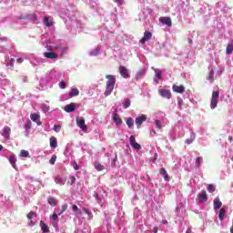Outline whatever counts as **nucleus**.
<instances>
[{
	"label": "nucleus",
	"instance_id": "nucleus-1",
	"mask_svg": "<svg viewBox=\"0 0 233 233\" xmlns=\"http://www.w3.org/2000/svg\"><path fill=\"white\" fill-rule=\"evenodd\" d=\"M106 91H104V96H108L111 95V93L114 90L115 85H116V78L114 76L107 75L106 76Z\"/></svg>",
	"mask_w": 233,
	"mask_h": 233
},
{
	"label": "nucleus",
	"instance_id": "nucleus-2",
	"mask_svg": "<svg viewBox=\"0 0 233 233\" xmlns=\"http://www.w3.org/2000/svg\"><path fill=\"white\" fill-rule=\"evenodd\" d=\"M218 99H219V92L214 91L212 93V98L210 99V109H216L218 106Z\"/></svg>",
	"mask_w": 233,
	"mask_h": 233
},
{
	"label": "nucleus",
	"instance_id": "nucleus-3",
	"mask_svg": "<svg viewBox=\"0 0 233 233\" xmlns=\"http://www.w3.org/2000/svg\"><path fill=\"white\" fill-rule=\"evenodd\" d=\"M76 126L83 131H86L87 130V127L86 125H85V119L81 116L76 117Z\"/></svg>",
	"mask_w": 233,
	"mask_h": 233
},
{
	"label": "nucleus",
	"instance_id": "nucleus-4",
	"mask_svg": "<svg viewBox=\"0 0 233 233\" xmlns=\"http://www.w3.org/2000/svg\"><path fill=\"white\" fill-rule=\"evenodd\" d=\"M159 95L161 97H164L166 99H171L172 98V94L169 89H159L158 90Z\"/></svg>",
	"mask_w": 233,
	"mask_h": 233
},
{
	"label": "nucleus",
	"instance_id": "nucleus-5",
	"mask_svg": "<svg viewBox=\"0 0 233 233\" xmlns=\"http://www.w3.org/2000/svg\"><path fill=\"white\" fill-rule=\"evenodd\" d=\"M129 144H130V146L133 147V148H135L137 150H140L141 149L140 144L136 142V137H134V136H130L129 137Z\"/></svg>",
	"mask_w": 233,
	"mask_h": 233
},
{
	"label": "nucleus",
	"instance_id": "nucleus-6",
	"mask_svg": "<svg viewBox=\"0 0 233 233\" xmlns=\"http://www.w3.org/2000/svg\"><path fill=\"white\" fill-rule=\"evenodd\" d=\"M76 106H77V104H67L66 106H64V111H66L67 114L73 113L76 110Z\"/></svg>",
	"mask_w": 233,
	"mask_h": 233
},
{
	"label": "nucleus",
	"instance_id": "nucleus-7",
	"mask_svg": "<svg viewBox=\"0 0 233 233\" xmlns=\"http://www.w3.org/2000/svg\"><path fill=\"white\" fill-rule=\"evenodd\" d=\"M113 122H115L116 126H121L123 124V120L117 114V110H116L115 115H113Z\"/></svg>",
	"mask_w": 233,
	"mask_h": 233
},
{
	"label": "nucleus",
	"instance_id": "nucleus-8",
	"mask_svg": "<svg viewBox=\"0 0 233 233\" xmlns=\"http://www.w3.org/2000/svg\"><path fill=\"white\" fill-rule=\"evenodd\" d=\"M119 73H120L121 76H123L124 78H129L130 77V75H128L127 68L125 67L124 66H119Z\"/></svg>",
	"mask_w": 233,
	"mask_h": 233
},
{
	"label": "nucleus",
	"instance_id": "nucleus-9",
	"mask_svg": "<svg viewBox=\"0 0 233 233\" xmlns=\"http://www.w3.org/2000/svg\"><path fill=\"white\" fill-rule=\"evenodd\" d=\"M152 35H153L150 32H148V31L144 32V36L140 40V43L141 44H145L146 42H148L151 39Z\"/></svg>",
	"mask_w": 233,
	"mask_h": 233
},
{
	"label": "nucleus",
	"instance_id": "nucleus-10",
	"mask_svg": "<svg viewBox=\"0 0 233 233\" xmlns=\"http://www.w3.org/2000/svg\"><path fill=\"white\" fill-rule=\"evenodd\" d=\"M40 115L38 114H31L30 119L31 121L35 122L38 126H42V122L39 121Z\"/></svg>",
	"mask_w": 233,
	"mask_h": 233
},
{
	"label": "nucleus",
	"instance_id": "nucleus-11",
	"mask_svg": "<svg viewBox=\"0 0 233 233\" xmlns=\"http://www.w3.org/2000/svg\"><path fill=\"white\" fill-rule=\"evenodd\" d=\"M147 120L146 115H141L137 119H135V125L140 127Z\"/></svg>",
	"mask_w": 233,
	"mask_h": 233
},
{
	"label": "nucleus",
	"instance_id": "nucleus-12",
	"mask_svg": "<svg viewBox=\"0 0 233 233\" xmlns=\"http://www.w3.org/2000/svg\"><path fill=\"white\" fill-rule=\"evenodd\" d=\"M3 137L4 138L9 140L11 137V128L9 127H5L3 129Z\"/></svg>",
	"mask_w": 233,
	"mask_h": 233
},
{
	"label": "nucleus",
	"instance_id": "nucleus-13",
	"mask_svg": "<svg viewBox=\"0 0 233 233\" xmlns=\"http://www.w3.org/2000/svg\"><path fill=\"white\" fill-rule=\"evenodd\" d=\"M173 92L178 93V94H183L185 92V86H177L174 85L172 86Z\"/></svg>",
	"mask_w": 233,
	"mask_h": 233
},
{
	"label": "nucleus",
	"instance_id": "nucleus-14",
	"mask_svg": "<svg viewBox=\"0 0 233 233\" xmlns=\"http://www.w3.org/2000/svg\"><path fill=\"white\" fill-rule=\"evenodd\" d=\"M159 22L163 25L171 26L172 25V20L170 17H160Z\"/></svg>",
	"mask_w": 233,
	"mask_h": 233
},
{
	"label": "nucleus",
	"instance_id": "nucleus-15",
	"mask_svg": "<svg viewBox=\"0 0 233 233\" xmlns=\"http://www.w3.org/2000/svg\"><path fill=\"white\" fill-rule=\"evenodd\" d=\"M214 209H220L222 207V202L220 201L219 198H215L213 202Z\"/></svg>",
	"mask_w": 233,
	"mask_h": 233
},
{
	"label": "nucleus",
	"instance_id": "nucleus-16",
	"mask_svg": "<svg viewBox=\"0 0 233 233\" xmlns=\"http://www.w3.org/2000/svg\"><path fill=\"white\" fill-rule=\"evenodd\" d=\"M44 56L48 59H56L58 56L54 52H45Z\"/></svg>",
	"mask_w": 233,
	"mask_h": 233
},
{
	"label": "nucleus",
	"instance_id": "nucleus-17",
	"mask_svg": "<svg viewBox=\"0 0 233 233\" xmlns=\"http://www.w3.org/2000/svg\"><path fill=\"white\" fill-rule=\"evenodd\" d=\"M208 199V194L206 190H201L198 194V200L199 201H207Z\"/></svg>",
	"mask_w": 233,
	"mask_h": 233
},
{
	"label": "nucleus",
	"instance_id": "nucleus-18",
	"mask_svg": "<svg viewBox=\"0 0 233 233\" xmlns=\"http://www.w3.org/2000/svg\"><path fill=\"white\" fill-rule=\"evenodd\" d=\"M40 228L41 230H43L44 233H50V228L43 220L40 221Z\"/></svg>",
	"mask_w": 233,
	"mask_h": 233
},
{
	"label": "nucleus",
	"instance_id": "nucleus-19",
	"mask_svg": "<svg viewBox=\"0 0 233 233\" xmlns=\"http://www.w3.org/2000/svg\"><path fill=\"white\" fill-rule=\"evenodd\" d=\"M159 172H160V175L164 177L165 181H169L170 180L165 167H161Z\"/></svg>",
	"mask_w": 233,
	"mask_h": 233
},
{
	"label": "nucleus",
	"instance_id": "nucleus-20",
	"mask_svg": "<svg viewBox=\"0 0 233 233\" xmlns=\"http://www.w3.org/2000/svg\"><path fill=\"white\" fill-rule=\"evenodd\" d=\"M50 141V147L56 148L57 147V139L56 137H51L49 138Z\"/></svg>",
	"mask_w": 233,
	"mask_h": 233
},
{
	"label": "nucleus",
	"instance_id": "nucleus-21",
	"mask_svg": "<svg viewBox=\"0 0 233 233\" xmlns=\"http://www.w3.org/2000/svg\"><path fill=\"white\" fill-rule=\"evenodd\" d=\"M94 167L96 169L98 172H101L102 170H105L104 165L100 164L99 161H96L94 163Z\"/></svg>",
	"mask_w": 233,
	"mask_h": 233
},
{
	"label": "nucleus",
	"instance_id": "nucleus-22",
	"mask_svg": "<svg viewBox=\"0 0 233 233\" xmlns=\"http://www.w3.org/2000/svg\"><path fill=\"white\" fill-rule=\"evenodd\" d=\"M210 83H213L215 81V71L213 69H210L208 77H206Z\"/></svg>",
	"mask_w": 233,
	"mask_h": 233
},
{
	"label": "nucleus",
	"instance_id": "nucleus-23",
	"mask_svg": "<svg viewBox=\"0 0 233 233\" xmlns=\"http://www.w3.org/2000/svg\"><path fill=\"white\" fill-rule=\"evenodd\" d=\"M226 54L227 55L233 54V40L229 44H228L226 47Z\"/></svg>",
	"mask_w": 233,
	"mask_h": 233
},
{
	"label": "nucleus",
	"instance_id": "nucleus-24",
	"mask_svg": "<svg viewBox=\"0 0 233 233\" xmlns=\"http://www.w3.org/2000/svg\"><path fill=\"white\" fill-rule=\"evenodd\" d=\"M44 25L46 26V27H51L53 25V22L50 21V18L48 16H45L44 17Z\"/></svg>",
	"mask_w": 233,
	"mask_h": 233
},
{
	"label": "nucleus",
	"instance_id": "nucleus-25",
	"mask_svg": "<svg viewBox=\"0 0 233 233\" xmlns=\"http://www.w3.org/2000/svg\"><path fill=\"white\" fill-rule=\"evenodd\" d=\"M225 215H226V209L224 208H222L219 211H218V219H220L221 221L224 220L225 218Z\"/></svg>",
	"mask_w": 233,
	"mask_h": 233
},
{
	"label": "nucleus",
	"instance_id": "nucleus-26",
	"mask_svg": "<svg viewBox=\"0 0 233 233\" xmlns=\"http://www.w3.org/2000/svg\"><path fill=\"white\" fill-rule=\"evenodd\" d=\"M9 163L12 165V167H13L14 168H15V167H16V165H15V163H16V157H15V155H12V156L9 157Z\"/></svg>",
	"mask_w": 233,
	"mask_h": 233
},
{
	"label": "nucleus",
	"instance_id": "nucleus-27",
	"mask_svg": "<svg viewBox=\"0 0 233 233\" xmlns=\"http://www.w3.org/2000/svg\"><path fill=\"white\" fill-rule=\"evenodd\" d=\"M78 95H79V90L77 88H72L69 93L70 97L77 96Z\"/></svg>",
	"mask_w": 233,
	"mask_h": 233
},
{
	"label": "nucleus",
	"instance_id": "nucleus-28",
	"mask_svg": "<svg viewBox=\"0 0 233 233\" xmlns=\"http://www.w3.org/2000/svg\"><path fill=\"white\" fill-rule=\"evenodd\" d=\"M195 138H196V135L192 132L190 135V138L186 139V144L191 145L194 142Z\"/></svg>",
	"mask_w": 233,
	"mask_h": 233
},
{
	"label": "nucleus",
	"instance_id": "nucleus-29",
	"mask_svg": "<svg viewBox=\"0 0 233 233\" xmlns=\"http://www.w3.org/2000/svg\"><path fill=\"white\" fill-rule=\"evenodd\" d=\"M48 204L52 207H56L57 205V200L52 197L48 198Z\"/></svg>",
	"mask_w": 233,
	"mask_h": 233
},
{
	"label": "nucleus",
	"instance_id": "nucleus-30",
	"mask_svg": "<svg viewBox=\"0 0 233 233\" xmlns=\"http://www.w3.org/2000/svg\"><path fill=\"white\" fill-rule=\"evenodd\" d=\"M202 162H203V157H198L196 158L195 166L197 167H201Z\"/></svg>",
	"mask_w": 233,
	"mask_h": 233
},
{
	"label": "nucleus",
	"instance_id": "nucleus-31",
	"mask_svg": "<svg viewBox=\"0 0 233 233\" xmlns=\"http://www.w3.org/2000/svg\"><path fill=\"white\" fill-rule=\"evenodd\" d=\"M131 106V100L129 98L126 99L123 103L124 109H127Z\"/></svg>",
	"mask_w": 233,
	"mask_h": 233
},
{
	"label": "nucleus",
	"instance_id": "nucleus-32",
	"mask_svg": "<svg viewBox=\"0 0 233 233\" xmlns=\"http://www.w3.org/2000/svg\"><path fill=\"white\" fill-rule=\"evenodd\" d=\"M67 209H68V205L67 204H64L61 207V209H59L58 216H61L62 214H64V212H66V210H67Z\"/></svg>",
	"mask_w": 233,
	"mask_h": 233
},
{
	"label": "nucleus",
	"instance_id": "nucleus-33",
	"mask_svg": "<svg viewBox=\"0 0 233 233\" xmlns=\"http://www.w3.org/2000/svg\"><path fill=\"white\" fill-rule=\"evenodd\" d=\"M37 217V213L34 212V211H30V213L27 214L26 218L27 219L31 220L33 219V218H36Z\"/></svg>",
	"mask_w": 233,
	"mask_h": 233
},
{
	"label": "nucleus",
	"instance_id": "nucleus-34",
	"mask_svg": "<svg viewBox=\"0 0 233 233\" xmlns=\"http://www.w3.org/2000/svg\"><path fill=\"white\" fill-rule=\"evenodd\" d=\"M19 157H28L29 152L27 150L22 149L21 153H19Z\"/></svg>",
	"mask_w": 233,
	"mask_h": 233
},
{
	"label": "nucleus",
	"instance_id": "nucleus-35",
	"mask_svg": "<svg viewBox=\"0 0 233 233\" xmlns=\"http://www.w3.org/2000/svg\"><path fill=\"white\" fill-rule=\"evenodd\" d=\"M126 125H127V127H128L129 128H131V127H133V125H134V120H133V118L128 117L127 120H126Z\"/></svg>",
	"mask_w": 233,
	"mask_h": 233
},
{
	"label": "nucleus",
	"instance_id": "nucleus-36",
	"mask_svg": "<svg viewBox=\"0 0 233 233\" xmlns=\"http://www.w3.org/2000/svg\"><path fill=\"white\" fill-rule=\"evenodd\" d=\"M100 53V47H96L94 51L90 52V56H96Z\"/></svg>",
	"mask_w": 233,
	"mask_h": 233
},
{
	"label": "nucleus",
	"instance_id": "nucleus-37",
	"mask_svg": "<svg viewBox=\"0 0 233 233\" xmlns=\"http://www.w3.org/2000/svg\"><path fill=\"white\" fill-rule=\"evenodd\" d=\"M208 191L209 193L215 192V191H216V187L213 186V185H211V184L208 185Z\"/></svg>",
	"mask_w": 233,
	"mask_h": 233
},
{
	"label": "nucleus",
	"instance_id": "nucleus-38",
	"mask_svg": "<svg viewBox=\"0 0 233 233\" xmlns=\"http://www.w3.org/2000/svg\"><path fill=\"white\" fill-rule=\"evenodd\" d=\"M83 211L85 212L86 215H87L89 218L92 217V212L89 208H83Z\"/></svg>",
	"mask_w": 233,
	"mask_h": 233
},
{
	"label": "nucleus",
	"instance_id": "nucleus-39",
	"mask_svg": "<svg viewBox=\"0 0 233 233\" xmlns=\"http://www.w3.org/2000/svg\"><path fill=\"white\" fill-rule=\"evenodd\" d=\"M155 124H156L157 128H158L159 130L162 129L163 127H162V122L161 121L156 120Z\"/></svg>",
	"mask_w": 233,
	"mask_h": 233
},
{
	"label": "nucleus",
	"instance_id": "nucleus-40",
	"mask_svg": "<svg viewBox=\"0 0 233 233\" xmlns=\"http://www.w3.org/2000/svg\"><path fill=\"white\" fill-rule=\"evenodd\" d=\"M75 181H76V177L74 176H71L69 177V182H67V185L73 186Z\"/></svg>",
	"mask_w": 233,
	"mask_h": 233
},
{
	"label": "nucleus",
	"instance_id": "nucleus-41",
	"mask_svg": "<svg viewBox=\"0 0 233 233\" xmlns=\"http://www.w3.org/2000/svg\"><path fill=\"white\" fill-rule=\"evenodd\" d=\"M56 156L53 155L52 158H50V160H49V164L54 165V164H56Z\"/></svg>",
	"mask_w": 233,
	"mask_h": 233
},
{
	"label": "nucleus",
	"instance_id": "nucleus-42",
	"mask_svg": "<svg viewBox=\"0 0 233 233\" xmlns=\"http://www.w3.org/2000/svg\"><path fill=\"white\" fill-rule=\"evenodd\" d=\"M72 167H73V169L79 170V166L77 162H76V160H73Z\"/></svg>",
	"mask_w": 233,
	"mask_h": 233
},
{
	"label": "nucleus",
	"instance_id": "nucleus-43",
	"mask_svg": "<svg viewBox=\"0 0 233 233\" xmlns=\"http://www.w3.org/2000/svg\"><path fill=\"white\" fill-rule=\"evenodd\" d=\"M55 183H56V185H64V183L62 182V178L60 177L55 178Z\"/></svg>",
	"mask_w": 233,
	"mask_h": 233
},
{
	"label": "nucleus",
	"instance_id": "nucleus-44",
	"mask_svg": "<svg viewBox=\"0 0 233 233\" xmlns=\"http://www.w3.org/2000/svg\"><path fill=\"white\" fill-rule=\"evenodd\" d=\"M58 86H59V88H63V89L66 87V82L64 80L59 82Z\"/></svg>",
	"mask_w": 233,
	"mask_h": 233
},
{
	"label": "nucleus",
	"instance_id": "nucleus-45",
	"mask_svg": "<svg viewBox=\"0 0 233 233\" xmlns=\"http://www.w3.org/2000/svg\"><path fill=\"white\" fill-rule=\"evenodd\" d=\"M15 62V60L14 58H11L10 61L7 63V66H9L10 67H14Z\"/></svg>",
	"mask_w": 233,
	"mask_h": 233
},
{
	"label": "nucleus",
	"instance_id": "nucleus-46",
	"mask_svg": "<svg viewBox=\"0 0 233 233\" xmlns=\"http://www.w3.org/2000/svg\"><path fill=\"white\" fill-rule=\"evenodd\" d=\"M60 128H61V126H60V125H55V126H54V131L56 132V133L59 132Z\"/></svg>",
	"mask_w": 233,
	"mask_h": 233
},
{
	"label": "nucleus",
	"instance_id": "nucleus-47",
	"mask_svg": "<svg viewBox=\"0 0 233 233\" xmlns=\"http://www.w3.org/2000/svg\"><path fill=\"white\" fill-rule=\"evenodd\" d=\"M72 210H73L74 212H77V211L79 210V208H78L77 206L73 205V206H72Z\"/></svg>",
	"mask_w": 233,
	"mask_h": 233
},
{
	"label": "nucleus",
	"instance_id": "nucleus-48",
	"mask_svg": "<svg viewBox=\"0 0 233 233\" xmlns=\"http://www.w3.org/2000/svg\"><path fill=\"white\" fill-rule=\"evenodd\" d=\"M52 219H53L54 221H56V220L58 219V217H57V215H56V213H54V214L52 215Z\"/></svg>",
	"mask_w": 233,
	"mask_h": 233
},
{
	"label": "nucleus",
	"instance_id": "nucleus-49",
	"mask_svg": "<svg viewBox=\"0 0 233 233\" xmlns=\"http://www.w3.org/2000/svg\"><path fill=\"white\" fill-rule=\"evenodd\" d=\"M22 63H24V59L23 58H17V64L21 65Z\"/></svg>",
	"mask_w": 233,
	"mask_h": 233
},
{
	"label": "nucleus",
	"instance_id": "nucleus-50",
	"mask_svg": "<svg viewBox=\"0 0 233 233\" xmlns=\"http://www.w3.org/2000/svg\"><path fill=\"white\" fill-rule=\"evenodd\" d=\"M161 76H162L161 72L158 71V72L156 73L157 77L161 78Z\"/></svg>",
	"mask_w": 233,
	"mask_h": 233
},
{
	"label": "nucleus",
	"instance_id": "nucleus-51",
	"mask_svg": "<svg viewBox=\"0 0 233 233\" xmlns=\"http://www.w3.org/2000/svg\"><path fill=\"white\" fill-rule=\"evenodd\" d=\"M115 2L118 5H122L124 0H115Z\"/></svg>",
	"mask_w": 233,
	"mask_h": 233
},
{
	"label": "nucleus",
	"instance_id": "nucleus-52",
	"mask_svg": "<svg viewBox=\"0 0 233 233\" xmlns=\"http://www.w3.org/2000/svg\"><path fill=\"white\" fill-rule=\"evenodd\" d=\"M35 225V223L33 220H30L29 226H30V227H34Z\"/></svg>",
	"mask_w": 233,
	"mask_h": 233
},
{
	"label": "nucleus",
	"instance_id": "nucleus-53",
	"mask_svg": "<svg viewBox=\"0 0 233 233\" xmlns=\"http://www.w3.org/2000/svg\"><path fill=\"white\" fill-rule=\"evenodd\" d=\"M161 223H162L163 225H167V224H168V221H167V220H161Z\"/></svg>",
	"mask_w": 233,
	"mask_h": 233
},
{
	"label": "nucleus",
	"instance_id": "nucleus-54",
	"mask_svg": "<svg viewBox=\"0 0 233 233\" xmlns=\"http://www.w3.org/2000/svg\"><path fill=\"white\" fill-rule=\"evenodd\" d=\"M154 233H158V228H154Z\"/></svg>",
	"mask_w": 233,
	"mask_h": 233
},
{
	"label": "nucleus",
	"instance_id": "nucleus-55",
	"mask_svg": "<svg viewBox=\"0 0 233 233\" xmlns=\"http://www.w3.org/2000/svg\"><path fill=\"white\" fill-rule=\"evenodd\" d=\"M187 42L190 43V44H192V43H193V40H191V39L189 38V39H187Z\"/></svg>",
	"mask_w": 233,
	"mask_h": 233
},
{
	"label": "nucleus",
	"instance_id": "nucleus-56",
	"mask_svg": "<svg viewBox=\"0 0 233 233\" xmlns=\"http://www.w3.org/2000/svg\"><path fill=\"white\" fill-rule=\"evenodd\" d=\"M151 133H154V135L157 134V132L155 131V129H152V130H151Z\"/></svg>",
	"mask_w": 233,
	"mask_h": 233
},
{
	"label": "nucleus",
	"instance_id": "nucleus-57",
	"mask_svg": "<svg viewBox=\"0 0 233 233\" xmlns=\"http://www.w3.org/2000/svg\"><path fill=\"white\" fill-rule=\"evenodd\" d=\"M229 141L232 142L233 141V137H229Z\"/></svg>",
	"mask_w": 233,
	"mask_h": 233
},
{
	"label": "nucleus",
	"instance_id": "nucleus-58",
	"mask_svg": "<svg viewBox=\"0 0 233 233\" xmlns=\"http://www.w3.org/2000/svg\"><path fill=\"white\" fill-rule=\"evenodd\" d=\"M187 233H191V229L187 228Z\"/></svg>",
	"mask_w": 233,
	"mask_h": 233
},
{
	"label": "nucleus",
	"instance_id": "nucleus-59",
	"mask_svg": "<svg viewBox=\"0 0 233 233\" xmlns=\"http://www.w3.org/2000/svg\"><path fill=\"white\" fill-rule=\"evenodd\" d=\"M2 150H3V146L0 145V152H2Z\"/></svg>",
	"mask_w": 233,
	"mask_h": 233
},
{
	"label": "nucleus",
	"instance_id": "nucleus-60",
	"mask_svg": "<svg viewBox=\"0 0 233 233\" xmlns=\"http://www.w3.org/2000/svg\"><path fill=\"white\" fill-rule=\"evenodd\" d=\"M230 233H233V226H232V228H230Z\"/></svg>",
	"mask_w": 233,
	"mask_h": 233
},
{
	"label": "nucleus",
	"instance_id": "nucleus-61",
	"mask_svg": "<svg viewBox=\"0 0 233 233\" xmlns=\"http://www.w3.org/2000/svg\"><path fill=\"white\" fill-rule=\"evenodd\" d=\"M94 197L97 198V194H95V196H94Z\"/></svg>",
	"mask_w": 233,
	"mask_h": 233
},
{
	"label": "nucleus",
	"instance_id": "nucleus-62",
	"mask_svg": "<svg viewBox=\"0 0 233 233\" xmlns=\"http://www.w3.org/2000/svg\"><path fill=\"white\" fill-rule=\"evenodd\" d=\"M232 162H233V157L231 158ZM232 168H233V165H232Z\"/></svg>",
	"mask_w": 233,
	"mask_h": 233
}]
</instances>
